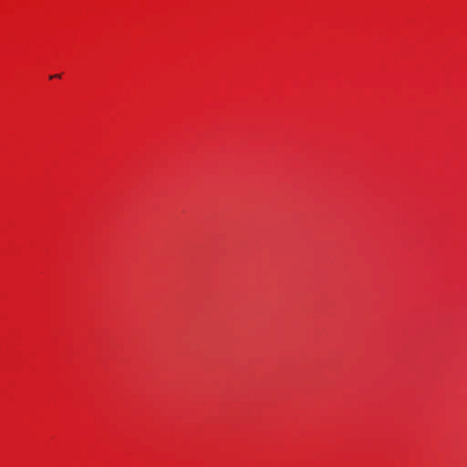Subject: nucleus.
Returning a JSON list of instances; mask_svg holds the SVG:
<instances>
[{
	"label": "nucleus",
	"instance_id": "1",
	"mask_svg": "<svg viewBox=\"0 0 467 467\" xmlns=\"http://www.w3.org/2000/svg\"><path fill=\"white\" fill-rule=\"evenodd\" d=\"M60 78V75L50 76V78Z\"/></svg>",
	"mask_w": 467,
	"mask_h": 467
}]
</instances>
